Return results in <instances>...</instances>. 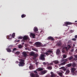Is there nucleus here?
I'll use <instances>...</instances> for the list:
<instances>
[{"instance_id": "14", "label": "nucleus", "mask_w": 77, "mask_h": 77, "mask_svg": "<svg viewBox=\"0 0 77 77\" xmlns=\"http://www.w3.org/2000/svg\"><path fill=\"white\" fill-rule=\"evenodd\" d=\"M69 72H70V71H69V69H68L66 70V72L65 74L66 75H67V74H69Z\"/></svg>"}, {"instance_id": "28", "label": "nucleus", "mask_w": 77, "mask_h": 77, "mask_svg": "<svg viewBox=\"0 0 77 77\" xmlns=\"http://www.w3.org/2000/svg\"><path fill=\"white\" fill-rule=\"evenodd\" d=\"M47 68L48 69H49V70H51V69H52V67L51 66L48 67Z\"/></svg>"}, {"instance_id": "58", "label": "nucleus", "mask_w": 77, "mask_h": 77, "mask_svg": "<svg viewBox=\"0 0 77 77\" xmlns=\"http://www.w3.org/2000/svg\"><path fill=\"white\" fill-rule=\"evenodd\" d=\"M75 22H77V21H75Z\"/></svg>"}, {"instance_id": "34", "label": "nucleus", "mask_w": 77, "mask_h": 77, "mask_svg": "<svg viewBox=\"0 0 77 77\" xmlns=\"http://www.w3.org/2000/svg\"><path fill=\"white\" fill-rule=\"evenodd\" d=\"M17 49L16 48H13V51H16V50H17Z\"/></svg>"}, {"instance_id": "1", "label": "nucleus", "mask_w": 77, "mask_h": 77, "mask_svg": "<svg viewBox=\"0 0 77 77\" xmlns=\"http://www.w3.org/2000/svg\"><path fill=\"white\" fill-rule=\"evenodd\" d=\"M51 53H53V51L51 50H48L47 51V52L45 53H43V54H41L40 56V59L42 60H45V57H46V56H48V55H50V54H51Z\"/></svg>"}, {"instance_id": "55", "label": "nucleus", "mask_w": 77, "mask_h": 77, "mask_svg": "<svg viewBox=\"0 0 77 77\" xmlns=\"http://www.w3.org/2000/svg\"><path fill=\"white\" fill-rule=\"evenodd\" d=\"M38 56V54H37L36 55V57H37V56Z\"/></svg>"}, {"instance_id": "6", "label": "nucleus", "mask_w": 77, "mask_h": 77, "mask_svg": "<svg viewBox=\"0 0 77 77\" xmlns=\"http://www.w3.org/2000/svg\"><path fill=\"white\" fill-rule=\"evenodd\" d=\"M29 36L27 35H24L23 37V39L21 41V42H26Z\"/></svg>"}, {"instance_id": "54", "label": "nucleus", "mask_w": 77, "mask_h": 77, "mask_svg": "<svg viewBox=\"0 0 77 77\" xmlns=\"http://www.w3.org/2000/svg\"><path fill=\"white\" fill-rule=\"evenodd\" d=\"M22 45H24V42H22Z\"/></svg>"}, {"instance_id": "10", "label": "nucleus", "mask_w": 77, "mask_h": 77, "mask_svg": "<svg viewBox=\"0 0 77 77\" xmlns=\"http://www.w3.org/2000/svg\"><path fill=\"white\" fill-rule=\"evenodd\" d=\"M72 67L73 68H77V65H76V63L75 62L73 63L72 64Z\"/></svg>"}, {"instance_id": "27", "label": "nucleus", "mask_w": 77, "mask_h": 77, "mask_svg": "<svg viewBox=\"0 0 77 77\" xmlns=\"http://www.w3.org/2000/svg\"><path fill=\"white\" fill-rule=\"evenodd\" d=\"M18 47L19 48H23V46L22 45H19L18 46Z\"/></svg>"}, {"instance_id": "43", "label": "nucleus", "mask_w": 77, "mask_h": 77, "mask_svg": "<svg viewBox=\"0 0 77 77\" xmlns=\"http://www.w3.org/2000/svg\"><path fill=\"white\" fill-rule=\"evenodd\" d=\"M11 36H12V35L11 34H10V35L9 36L8 35V38H9L10 37H11Z\"/></svg>"}, {"instance_id": "18", "label": "nucleus", "mask_w": 77, "mask_h": 77, "mask_svg": "<svg viewBox=\"0 0 77 77\" xmlns=\"http://www.w3.org/2000/svg\"><path fill=\"white\" fill-rule=\"evenodd\" d=\"M34 31L35 32H38V28L36 27H34Z\"/></svg>"}, {"instance_id": "3", "label": "nucleus", "mask_w": 77, "mask_h": 77, "mask_svg": "<svg viewBox=\"0 0 77 77\" xmlns=\"http://www.w3.org/2000/svg\"><path fill=\"white\" fill-rule=\"evenodd\" d=\"M20 63L18 64L19 66H24V65H25V60H24L21 59L19 60Z\"/></svg>"}, {"instance_id": "61", "label": "nucleus", "mask_w": 77, "mask_h": 77, "mask_svg": "<svg viewBox=\"0 0 77 77\" xmlns=\"http://www.w3.org/2000/svg\"><path fill=\"white\" fill-rule=\"evenodd\" d=\"M62 61H63V60H62Z\"/></svg>"}, {"instance_id": "23", "label": "nucleus", "mask_w": 77, "mask_h": 77, "mask_svg": "<svg viewBox=\"0 0 77 77\" xmlns=\"http://www.w3.org/2000/svg\"><path fill=\"white\" fill-rule=\"evenodd\" d=\"M30 69H33V65H31L29 67Z\"/></svg>"}, {"instance_id": "42", "label": "nucleus", "mask_w": 77, "mask_h": 77, "mask_svg": "<svg viewBox=\"0 0 77 77\" xmlns=\"http://www.w3.org/2000/svg\"><path fill=\"white\" fill-rule=\"evenodd\" d=\"M72 41H76V39H75V38H72Z\"/></svg>"}, {"instance_id": "38", "label": "nucleus", "mask_w": 77, "mask_h": 77, "mask_svg": "<svg viewBox=\"0 0 77 77\" xmlns=\"http://www.w3.org/2000/svg\"><path fill=\"white\" fill-rule=\"evenodd\" d=\"M43 63L45 66L47 65V63L45 62H43Z\"/></svg>"}, {"instance_id": "48", "label": "nucleus", "mask_w": 77, "mask_h": 77, "mask_svg": "<svg viewBox=\"0 0 77 77\" xmlns=\"http://www.w3.org/2000/svg\"><path fill=\"white\" fill-rule=\"evenodd\" d=\"M75 38H77V35H75Z\"/></svg>"}, {"instance_id": "19", "label": "nucleus", "mask_w": 77, "mask_h": 77, "mask_svg": "<svg viewBox=\"0 0 77 77\" xmlns=\"http://www.w3.org/2000/svg\"><path fill=\"white\" fill-rule=\"evenodd\" d=\"M71 66H72V63H69L66 65V66L67 67H71Z\"/></svg>"}, {"instance_id": "25", "label": "nucleus", "mask_w": 77, "mask_h": 77, "mask_svg": "<svg viewBox=\"0 0 77 77\" xmlns=\"http://www.w3.org/2000/svg\"><path fill=\"white\" fill-rule=\"evenodd\" d=\"M20 52H19L18 51H17L14 53V54H17V55H19V54H20Z\"/></svg>"}, {"instance_id": "36", "label": "nucleus", "mask_w": 77, "mask_h": 77, "mask_svg": "<svg viewBox=\"0 0 77 77\" xmlns=\"http://www.w3.org/2000/svg\"><path fill=\"white\" fill-rule=\"evenodd\" d=\"M15 33H13L12 34V36L13 37H14V36H15Z\"/></svg>"}, {"instance_id": "35", "label": "nucleus", "mask_w": 77, "mask_h": 77, "mask_svg": "<svg viewBox=\"0 0 77 77\" xmlns=\"http://www.w3.org/2000/svg\"><path fill=\"white\" fill-rule=\"evenodd\" d=\"M43 70V69L42 68H40L38 69L39 71H42Z\"/></svg>"}, {"instance_id": "26", "label": "nucleus", "mask_w": 77, "mask_h": 77, "mask_svg": "<svg viewBox=\"0 0 77 77\" xmlns=\"http://www.w3.org/2000/svg\"><path fill=\"white\" fill-rule=\"evenodd\" d=\"M66 64V62H64L62 63H60L61 65H64L65 64Z\"/></svg>"}, {"instance_id": "64", "label": "nucleus", "mask_w": 77, "mask_h": 77, "mask_svg": "<svg viewBox=\"0 0 77 77\" xmlns=\"http://www.w3.org/2000/svg\"><path fill=\"white\" fill-rule=\"evenodd\" d=\"M76 51H77V48L76 49Z\"/></svg>"}, {"instance_id": "16", "label": "nucleus", "mask_w": 77, "mask_h": 77, "mask_svg": "<svg viewBox=\"0 0 77 77\" xmlns=\"http://www.w3.org/2000/svg\"><path fill=\"white\" fill-rule=\"evenodd\" d=\"M58 75H60V76L61 77H64V76H63V74H62V73L60 72H59L58 73Z\"/></svg>"}, {"instance_id": "4", "label": "nucleus", "mask_w": 77, "mask_h": 77, "mask_svg": "<svg viewBox=\"0 0 77 77\" xmlns=\"http://www.w3.org/2000/svg\"><path fill=\"white\" fill-rule=\"evenodd\" d=\"M34 73H35V74L34 73H32L31 74L32 77H39V76L38 75V73L36 71H34Z\"/></svg>"}, {"instance_id": "5", "label": "nucleus", "mask_w": 77, "mask_h": 77, "mask_svg": "<svg viewBox=\"0 0 77 77\" xmlns=\"http://www.w3.org/2000/svg\"><path fill=\"white\" fill-rule=\"evenodd\" d=\"M35 44L37 47H40L42 46V43L40 42H36L35 43Z\"/></svg>"}, {"instance_id": "49", "label": "nucleus", "mask_w": 77, "mask_h": 77, "mask_svg": "<svg viewBox=\"0 0 77 77\" xmlns=\"http://www.w3.org/2000/svg\"><path fill=\"white\" fill-rule=\"evenodd\" d=\"M49 65H53V63H50L49 64Z\"/></svg>"}, {"instance_id": "13", "label": "nucleus", "mask_w": 77, "mask_h": 77, "mask_svg": "<svg viewBox=\"0 0 77 77\" xmlns=\"http://www.w3.org/2000/svg\"><path fill=\"white\" fill-rule=\"evenodd\" d=\"M48 39L49 40H51V41H54V39L53 38V37L51 36H49L48 38Z\"/></svg>"}, {"instance_id": "9", "label": "nucleus", "mask_w": 77, "mask_h": 77, "mask_svg": "<svg viewBox=\"0 0 77 77\" xmlns=\"http://www.w3.org/2000/svg\"><path fill=\"white\" fill-rule=\"evenodd\" d=\"M60 69H62L63 71H66V68L64 66L61 67V68H60Z\"/></svg>"}, {"instance_id": "52", "label": "nucleus", "mask_w": 77, "mask_h": 77, "mask_svg": "<svg viewBox=\"0 0 77 77\" xmlns=\"http://www.w3.org/2000/svg\"><path fill=\"white\" fill-rule=\"evenodd\" d=\"M20 40H17V42H20Z\"/></svg>"}, {"instance_id": "32", "label": "nucleus", "mask_w": 77, "mask_h": 77, "mask_svg": "<svg viewBox=\"0 0 77 77\" xmlns=\"http://www.w3.org/2000/svg\"><path fill=\"white\" fill-rule=\"evenodd\" d=\"M23 37L22 36H19L18 38V39H23Z\"/></svg>"}, {"instance_id": "11", "label": "nucleus", "mask_w": 77, "mask_h": 77, "mask_svg": "<svg viewBox=\"0 0 77 77\" xmlns=\"http://www.w3.org/2000/svg\"><path fill=\"white\" fill-rule=\"evenodd\" d=\"M57 45L58 47H60L62 45V43L60 41L59 42H57Z\"/></svg>"}, {"instance_id": "45", "label": "nucleus", "mask_w": 77, "mask_h": 77, "mask_svg": "<svg viewBox=\"0 0 77 77\" xmlns=\"http://www.w3.org/2000/svg\"><path fill=\"white\" fill-rule=\"evenodd\" d=\"M74 51V49H72L71 50V52H73Z\"/></svg>"}, {"instance_id": "20", "label": "nucleus", "mask_w": 77, "mask_h": 77, "mask_svg": "<svg viewBox=\"0 0 77 77\" xmlns=\"http://www.w3.org/2000/svg\"><path fill=\"white\" fill-rule=\"evenodd\" d=\"M65 23V24H66L67 25H71V24H72V23L69 22H66Z\"/></svg>"}, {"instance_id": "31", "label": "nucleus", "mask_w": 77, "mask_h": 77, "mask_svg": "<svg viewBox=\"0 0 77 77\" xmlns=\"http://www.w3.org/2000/svg\"><path fill=\"white\" fill-rule=\"evenodd\" d=\"M26 14H23L21 15V17L22 18H24V17H26Z\"/></svg>"}, {"instance_id": "7", "label": "nucleus", "mask_w": 77, "mask_h": 77, "mask_svg": "<svg viewBox=\"0 0 77 77\" xmlns=\"http://www.w3.org/2000/svg\"><path fill=\"white\" fill-rule=\"evenodd\" d=\"M56 53L57 55H58V56H59V55H60V54H61V52H60V49H57V50Z\"/></svg>"}, {"instance_id": "60", "label": "nucleus", "mask_w": 77, "mask_h": 77, "mask_svg": "<svg viewBox=\"0 0 77 77\" xmlns=\"http://www.w3.org/2000/svg\"><path fill=\"white\" fill-rule=\"evenodd\" d=\"M57 77H59V76H57Z\"/></svg>"}, {"instance_id": "30", "label": "nucleus", "mask_w": 77, "mask_h": 77, "mask_svg": "<svg viewBox=\"0 0 77 77\" xmlns=\"http://www.w3.org/2000/svg\"><path fill=\"white\" fill-rule=\"evenodd\" d=\"M32 49V50H34V51H38L37 49L35 48H33Z\"/></svg>"}, {"instance_id": "24", "label": "nucleus", "mask_w": 77, "mask_h": 77, "mask_svg": "<svg viewBox=\"0 0 77 77\" xmlns=\"http://www.w3.org/2000/svg\"><path fill=\"white\" fill-rule=\"evenodd\" d=\"M72 59H73V57L71 56L70 57H69L67 59H69V60H71Z\"/></svg>"}, {"instance_id": "47", "label": "nucleus", "mask_w": 77, "mask_h": 77, "mask_svg": "<svg viewBox=\"0 0 77 77\" xmlns=\"http://www.w3.org/2000/svg\"><path fill=\"white\" fill-rule=\"evenodd\" d=\"M74 57L75 58H76V59H77V55H75Z\"/></svg>"}, {"instance_id": "44", "label": "nucleus", "mask_w": 77, "mask_h": 77, "mask_svg": "<svg viewBox=\"0 0 77 77\" xmlns=\"http://www.w3.org/2000/svg\"><path fill=\"white\" fill-rule=\"evenodd\" d=\"M29 44H33V43H32V42H29Z\"/></svg>"}, {"instance_id": "56", "label": "nucleus", "mask_w": 77, "mask_h": 77, "mask_svg": "<svg viewBox=\"0 0 77 77\" xmlns=\"http://www.w3.org/2000/svg\"><path fill=\"white\" fill-rule=\"evenodd\" d=\"M75 45L73 44V46L75 47Z\"/></svg>"}, {"instance_id": "51", "label": "nucleus", "mask_w": 77, "mask_h": 77, "mask_svg": "<svg viewBox=\"0 0 77 77\" xmlns=\"http://www.w3.org/2000/svg\"><path fill=\"white\" fill-rule=\"evenodd\" d=\"M73 60H76L77 59H76V58H74V59H73Z\"/></svg>"}, {"instance_id": "37", "label": "nucleus", "mask_w": 77, "mask_h": 77, "mask_svg": "<svg viewBox=\"0 0 77 77\" xmlns=\"http://www.w3.org/2000/svg\"><path fill=\"white\" fill-rule=\"evenodd\" d=\"M71 42H72L71 40H70L68 42V43H69V44H71Z\"/></svg>"}, {"instance_id": "62", "label": "nucleus", "mask_w": 77, "mask_h": 77, "mask_svg": "<svg viewBox=\"0 0 77 77\" xmlns=\"http://www.w3.org/2000/svg\"><path fill=\"white\" fill-rule=\"evenodd\" d=\"M69 48H71V46H69Z\"/></svg>"}, {"instance_id": "2", "label": "nucleus", "mask_w": 77, "mask_h": 77, "mask_svg": "<svg viewBox=\"0 0 77 77\" xmlns=\"http://www.w3.org/2000/svg\"><path fill=\"white\" fill-rule=\"evenodd\" d=\"M77 67H72L70 69L71 70V74L72 75H74V76H75V75H77V74L76 73V72H75V70L77 69Z\"/></svg>"}, {"instance_id": "57", "label": "nucleus", "mask_w": 77, "mask_h": 77, "mask_svg": "<svg viewBox=\"0 0 77 77\" xmlns=\"http://www.w3.org/2000/svg\"><path fill=\"white\" fill-rule=\"evenodd\" d=\"M75 72H76V73H77V70L75 71Z\"/></svg>"}, {"instance_id": "33", "label": "nucleus", "mask_w": 77, "mask_h": 77, "mask_svg": "<svg viewBox=\"0 0 77 77\" xmlns=\"http://www.w3.org/2000/svg\"><path fill=\"white\" fill-rule=\"evenodd\" d=\"M67 55L66 54H63V58H66Z\"/></svg>"}, {"instance_id": "46", "label": "nucleus", "mask_w": 77, "mask_h": 77, "mask_svg": "<svg viewBox=\"0 0 77 77\" xmlns=\"http://www.w3.org/2000/svg\"><path fill=\"white\" fill-rule=\"evenodd\" d=\"M45 77H50V75H46L45 76Z\"/></svg>"}, {"instance_id": "22", "label": "nucleus", "mask_w": 77, "mask_h": 77, "mask_svg": "<svg viewBox=\"0 0 77 77\" xmlns=\"http://www.w3.org/2000/svg\"><path fill=\"white\" fill-rule=\"evenodd\" d=\"M53 62L55 64H58V63H59V61L57 60L54 61Z\"/></svg>"}, {"instance_id": "63", "label": "nucleus", "mask_w": 77, "mask_h": 77, "mask_svg": "<svg viewBox=\"0 0 77 77\" xmlns=\"http://www.w3.org/2000/svg\"><path fill=\"white\" fill-rule=\"evenodd\" d=\"M51 56H52V55H51Z\"/></svg>"}, {"instance_id": "59", "label": "nucleus", "mask_w": 77, "mask_h": 77, "mask_svg": "<svg viewBox=\"0 0 77 77\" xmlns=\"http://www.w3.org/2000/svg\"><path fill=\"white\" fill-rule=\"evenodd\" d=\"M63 53H64V52H65L64 51H63Z\"/></svg>"}, {"instance_id": "39", "label": "nucleus", "mask_w": 77, "mask_h": 77, "mask_svg": "<svg viewBox=\"0 0 77 77\" xmlns=\"http://www.w3.org/2000/svg\"><path fill=\"white\" fill-rule=\"evenodd\" d=\"M35 64H36V67H38V62L35 63Z\"/></svg>"}, {"instance_id": "50", "label": "nucleus", "mask_w": 77, "mask_h": 77, "mask_svg": "<svg viewBox=\"0 0 77 77\" xmlns=\"http://www.w3.org/2000/svg\"><path fill=\"white\" fill-rule=\"evenodd\" d=\"M16 63H19V62L18 61H17L16 62Z\"/></svg>"}, {"instance_id": "17", "label": "nucleus", "mask_w": 77, "mask_h": 77, "mask_svg": "<svg viewBox=\"0 0 77 77\" xmlns=\"http://www.w3.org/2000/svg\"><path fill=\"white\" fill-rule=\"evenodd\" d=\"M47 72L46 71H42L40 72L41 75H43Z\"/></svg>"}, {"instance_id": "12", "label": "nucleus", "mask_w": 77, "mask_h": 77, "mask_svg": "<svg viewBox=\"0 0 77 77\" xmlns=\"http://www.w3.org/2000/svg\"><path fill=\"white\" fill-rule=\"evenodd\" d=\"M51 77H55V75L54 74V73L53 72H51Z\"/></svg>"}, {"instance_id": "53", "label": "nucleus", "mask_w": 77, "mask_h": 77, "mask_svg": "<svg viewBox=\"0 0 77 77\" xmlns=\"http://www.w3.org/2000/svg\"><path fill=\"white\" fill-rule=\"evenodd\" d=\"M9 48H10V47H12V45H10L9 46Z\"/></svg>"}, {"instance_id": "8", "label": "nucleus", "mask_w": 77, "mask_h": 77, "mask_svg": "<svg viewBox=\"0 0 77 77\" xmlns=\"http://www.w3.org/2000/svg\"><path fill=\"white\" fill-rule=\"evenodd\" d=\"M22 54H23V56L25 57H26L27 56V54L26 53V52L24 51L22 53Z\"/></svg>"}, {"instance_id": "29", "label": "nucleus", "mask_w": 77, "mask_h": 77, "mask_svg": "<svg viewBox=\"0 0 77 77\" xmlns=\"http://www.w3.org/2000/svg\"><path fill=\"white\" fill-rule=\"evenodd\" d=\"M30 54L31 56H34L35 54L34 52H32L30 53Z\"/></svg>"}, {"instance_id": "21", "label": "nucleus", "mask_w": 77, "mask_h": 77, "mask_svg": "<svg viewBox=\"0 0 77 77\" xmlns=\"http://www.w3.org/2000/svg\"><path fill=\"white\" fill-rule=\"evenodd\" d=\"M30 35H31V36H32L33 38H35V34L33 33H31Z\"/></svg>"}, {"instance_id": "41", "label": "nucleus", "mask_w": 77, "mask_h": 77, "mask_svg": "<svg viewBox=\"0 0 77 77\" xmlns=\"http://www.w3.org/2000/svg\"><path fill=\"white\" fill-rule=\"evenodd\" d=\"M64 62H66L67 61H68V59H65L64 60Z\"/></svg>"}, {"instance_id": "40", "label": "nucleus", "mask_w": 77, "mask_h": 77, "mask_svg": "<svg viewBox=\"0 0 77 77\" xmlns=\"http://www.w3.org/2000/svg\"><path fill=\"white\" fill-rule=\"evenodd\" d=\"M63 70H60V71L62 72V73H64V72H63Z\"/></svg>"}, {"instance_id": "15", "label": "nucleus", "mask_w": 77, "mask_h": 77, "mask_svg": "<svg viewBox=\"0 0 77 77\" xmlns=\"http://www.w3.org/2000/svg\"><path fill=\"white\" fill-rule=\"evenodd\" d=\"M6 49L7 50L8 52L9 53H11V52L12 51L11 50V48H6Z\"/></svg>"}]
</instances>
